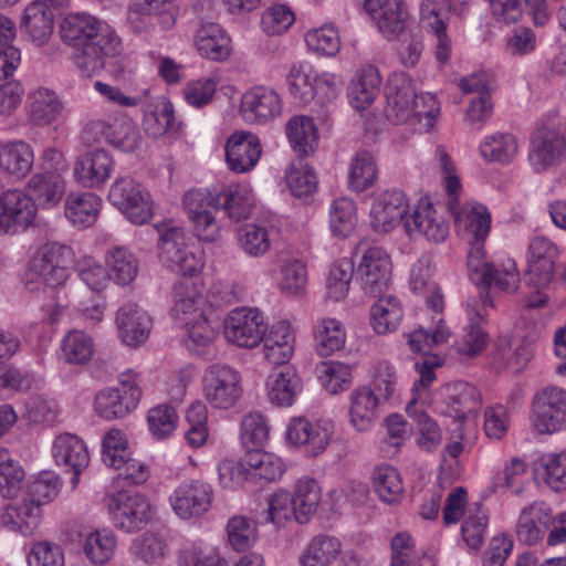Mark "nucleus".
Instances as JSON below:
<instances>
[{"label": "nucleus", "instance_id": "1", "mask_svg": "<svg viewBox=\"0 0 566 566\" xmlns=\"http://www.w3.org/2000/svg\"><path fill=\"white\" fill-rule=\"evenodd\" d=\"M450 211L455 223L463 224L473 240L468 254V270L475 285L494 286L503 292H515L520 275L513 261L494 265L483 260L484 241L491 231L492 218L488 208L479 202H467L455 208V199L450 201Z\"/></svg>", "mask_w": 566, "mask_h": 566}, {"label": "nucleus", "instance_id": "2", "mask_svg": "<svg viewBox=\"0 0 566 566\" xmlns=\"http://www.w3.org/2000/svg\"><path fill=\"white\" fill-rule=\"evenodd\" d=\"M61 36L73 46V62L85 76H91L105 66V57L116 56L122 51V40L114 28L94 15L69 13L61 24Z\"/></svg>", "mask_w": 566, "mask_h": 566}, {"label": "nucleus", "instance_id": "3", "mask_svg": "<svg viewBox=\"0 0 566 566\" xmlns=\"http://www.w3.org/2000/svg\"><path fill=\"white\" fill-rule=\"evenodd\" d=\"M420 99L421 105L418 102L411 77L403 72L394 73L386 86L385 115L387 119L400 125L413 116L426 117L429 119L428 125L432 126L431 120L440 113L439 102L429 93L421 95Z\"/></svg>", "mask_w": 566, "mask_h": 566}, {"label": "nucleus", "instance_id": "4", "mask_svg": "<svg viewBox=\"0 0 566 566\" xmlns=\"http://www.w3.org/2000/svg\"><path fill=\"white\" fill-rule=\"evenodd\" d=\"M73 251L70 247L52 242L44 244L31 259L25 273V286L30 291L43 284L50 287L63 285L70 276Z\"/></svg>", "mask_w": 566, "mask_h": 566}, {"label": "nucleus", "instance_id": "5", "mask_svg": "<svg viewBox=\"0 0 566 566\" xmlns=\"http://www.w3.org/2000/svg\"><path fill=\"white\" fill-rule=\"evenodd\" d=\"M178 17L176 0H130L127 22L134 33L153 38L171 30Z\"/></svg>", "mask_w": 566, "mask_h": 566}, {"label": "nucleus", "instance_id": "6", "mask_svg": "<svg viewBox=\"0 0 566 566\" xmlns=\"http://www.w3.org/2000/svg\"><path fill=\"white\" fill-rule=\"evenodd\" d=\"M114 526L126 533L142 530L151 518V509L148 500L129 491H118L104 497Z\"/></svg>", "mask_w": 566, "mask_h": 566}, {"label": "nucleus", "instance_id": "7", "mask_svg": "<svg viewBox=\"0 0 566 566\" xmlns=\"http://www.w3.org/2000/svg\"><path fill=\"white\" fill-rule=\"evenodd\" d=\"M108 200L134 224L148 223L153 218L149 192L130 177H120L113 182Z\"/></svg>", "mask_w": 566, "mask_h": 566}, {"label": "nucleus", "instance_id": "8", "mask_svg": "<svg viewBox=\"0 0 566 566\" xmlns=\"http://www.w3.org/2000/svg\"><path fill=\"white\" fill-rule=\"evenodd\" d=\"M356 252L361 253L357 275L365 294L380 296L391 280L392 264L389 254L380 247L360 242Z\"/></svg>", "mask_w": 566, "mask_h": 566}, {"label": "nucleus", "instance_id": "9", "mask_svg": "<svg viewBox=\"0 0 566 566\" xmlns=\"http://www.w3.org/2000/svg\"><path fill=\"white\" fill-rule=\"evenodd\" d=\"M531 421L541 434H552L566 429V390L547 387L537 392L532 402Z\"/></svg>", "mask_w": 566, "mask_h": 566}, {"label": "nucleus", "instance_id": "10", "mask_svg": "<svg viewBox=\"0 0 566 566\" xmlns=\"http://www.w3.org/2000/svg\"><path fill=\"white\" fill-rule=\"evenodd\" d=\"M566 156V138L563 132L554 127L542 126L530 138L527 161L537 172L557 167Z\"/></svg>", "mask_w": 566, "mask_h": 566}, {"label": "nucleus", "instance_id": "11", "mask_svg": "<svg viewBox=\"0 0 566 566\" xmlns=\"http://www.w3.org/2000/svg\"><path fill=\"white\" fill-rule=\"evenodd\" d=\"M203 394L213 408L233 407L242 394L239 373L228 365H211L203 376Z\"/></svg>", "mask_w": 566, "mask_h": 566}, {"label": "nucleus", "instance_id": "12", "mask_svg": "<svg viewBox=\"0 0 566 566\" xmlns=\"http://www.w3.org/2000/svg\"><path fill=\"white\" fill-rule=\"evenodd\" d=\"M160 260L165 266L185 277H193L202 266V258L185 242L184 230L170 228L161 234Z\"/></svg>", "mask_w": 566, "mask_h": 566}, {"label": "nucleus", "instance_id": "13", "mask_svg": "<svg viewBox=\"0 0 566 566\" xmlns=\"http://www.w3.org/2000/svg\"><path fill=\"white\" fill-rule=\"evenodd\" d=\"M268 329V324L258 308L232 310L224 319V336L228 342L245 348L258 346Z\"/></svg>", "mask_w": 566, "mask_h": 566}, {"label": "nucleus", "instance_id": "14", "mask_svg": "<svg viewBox=\"0 0 566 566\" xmlns=\"http://www.w3.org/2000/svg\"><path fill=\"white\" fill-rule=\"evenodd\" d=\"M213 495V489L208 482L192 479L181 482L174 490L169 502L178 517L190 520L209 511Z\"/></svg>", "mask_w": 566, "mask_h": 566}, {"label": "nucleus", "instance_id": "15", "mask_svg": "<svg viewBox=\"0 0 566 566\" xmlns=\"http://www.w3.org/2000/svg\"><path fill=\"white\" fill-rule=\"evenodd\" d=\"M476 286L481 291L479 297L470 300L467 304L469 324L464 327L459 342V352L471 356L481 353L488 343V335L481 327V323L488 315V308L494 306L490 293L491 286Z\"/></svg>", "mask_w": 566, "mask_h": 566}, {"label": "nucleus", "instance_id": "16", "mask_svg": "<svg viewBox=\"0 0 566 566\" xmlns=\"http://www.w3.org/2000/svg\"><path fill=\"white\" fill-rule=\"evenodd\" d=\"M451 0H422L420 6V24L422 29L437 39L436 59L447 63L452 53V42L447 35L450 20Z\"/></svg>", "mask_w": 566, "mask_h": 566}, {"label": "nucleus", "instance_id": "17", "mask_svg": "<svg viewBox=\"0 0 566 566\" xmlns=\"http://www.w3.org/2000/svg\"><path fill=\"white\" fill-rule=\"evenodd\" d=\"M334 424L329 420L310 421L305 418H293L285 432L286 440L293 446H303L306 452L316 457L323 453L331 443Z\"/></svg>", "mask_w": 566, "mask_h": 566}, {"label": "nucleus", "instance_id": "18", "mask_svg": "<svg viewBox=\"0 0 566 566\" xmlns=\"http://www.w3.org/2000/svg\"><path fill=\"white\" fill-rule=\"evenodd\" d=\"M364 9L388 40L397 39L409 20L407 4L402 0H365Z\"/></svg>", "mask_w": 566, "mask_h": 566}, {"label": "nucleus", "instance_id": "19", "mask_svg": "<svg viewBox=\"0 0 566 566\" xmlns=\"http://www.w3.org/2000/svg\"><path fill=\"white\" fill-rule=\"evenodd\" d=\"M559 254L556 244L544 235L534 237L528 244V265L525 283L548 286L554 276L555 261Z\"/></svg>", "mask_w": 566, "mask_h": 566}, {"label": "nucleus", "instance_id": "20", "mask_svg": "<svg viewBox=\"0 0 566 566\" xmlns=\"http://www.w3.org/2000/svg\"><path fill=\"white\" fill-rule=\"evenodd\" d=\"M409 235L420 234L433 243L443 242L449 235V223L438 207L428 198H421L410 218L405 221Z\"/></svg>", "mask_w": 566, "mask_h": 566}, {"label": "nucleus", "instance_id": "21", "mask_svg": "<svg viewBox=\"0 0 566 566\" xmlns=\"http://www.w3.org/2000/svg\"><path fill=\"white\" fill-rule=\"evenodd\" d=\"M282 99L270 87L255 86L245 92L241 98L240 111L245 122L265 124L282 113Z\"/></svg>", "mask_w": 566, "mask_h": 566}, {"label": "nucleus", "instance_id": "22", "mask_svg": "<svg viewBox=\"0 0 566 566\" xmlns=\"http://www.w3.org/2000/svg\"><path fill=\"white\" fill-rule=\"evenodd\" d=\"M262 155L260 138L251 132H235L226 144V163L235 174L251 171Z\"/></svg>", "mask_w": 566, "mask_h": 566}, {"label": "nucleus", "instance_id": "23", "mask_svg": "<svg viewBox=\"0 0 566 566\" xmlns=\"http://www.w3.org/2000/svg\"><path fill=\"white\" fill-rule=\"evenodd\" d=\"M407 211L408 201L401 190H385L371 205L370 224L378 232H389L401 222Z\"/></svg>", "mask_w": 566, "mask_h": 566}, {"label": "nucleus", "instance_id": "24", "mask_svg": "<svg viewBox=\"0 0 566 566\" xmlns=\"http://www.w3.org/2000/svg\"><path fill=\"white\" fill-rule=\"evenodd\" d=\"M88 133L103 135L111 145L125 153H133L143 142L137 125L127 117L116 118L113 123L91 120L84 128V134Z\"/></svg>", "mask_w": 566, "mask_h": 566}, {"label": "nucleus", "instance_id": "25", "mask_svg": "<svg viewBox=\"0 0 566 566\" xmlns=\"http://www.w3.org/2000/svg\"><path fill=\"white\" fill-rule=\"evenodd\" d=\"M36 205L24 191L9 189L0 196V234L15 226L28 227L35 217Z\"/></svg>", "mask_w": 566, "mask_h": 566}, {"label": "nucleus", "instance_id": "26", "mask_svg": "<svg viewBox=\"0 0 566 566\" xmlns=\"http://www.w3.org/2000/svg\"><path fill=\"white\" fill-rule=\"evenodd\" d=\"M114 168V160L108 151L94 149L81 155L73 167L76 182L85 188L103 186L109 178Z\"/></svg>", "mask_w": 566, "mask_h": 566}, {"label": "nucleus", "instance_id": "27", "mask_svg": "<svg viewBox=\"0 0 566 566\" xmlns=\"http://www.w3.org/2000/svg\"><path fill=\"white\" fill-rule=\"evenodd\" d=\"M116 325L120 340L129 347H137L148 339L153 324L140 306L127 303L118 308Z\"/></svg>", "mask_w": 566, "mask_h": 566}, {"label": "nucleus", "instance_id": "28", "mask_svg": "<svg viewBox=\"0 0 566 566\" xmlns=\"http://www.w3.org/2000/svg\"><path fill=\"white\" fill-rule=\"evenodd\" d=\"M552 521L544 503L534 502L525 506L517 518L515 535L520 543L533 546L543 541Z\"/></svg>", "mask_w": 566, "mask_h": 566}, {"label": "nucleus", "instance_id": "29", "mask_svg": "<svg viewBox=\"0 0 566 566\" xmlns=\"http://www.w3.org/2000/svg\"><path fill=\"white\" fill-rule=\"evenodd\" d=\"M447 410L443 413L463 421L469 415L478 412L482 407L479 389L465 381H454L443 387Z\"/></svg>", "mask_w": 566, "mask_h": 566}, {"label": "nucleus", "instance_id": "30", "mask_svg": "<svg viewBox=\"0 0 566 566\" xmlns=\"http://www.w3.org/2000/svg\"><path fill=\"white\" fill-rule=\"evenodd\" d=\"M42 511L29 499L7 504L0 511V526L24 536L34 534L41 523Z\"/></svg>", "mask_w": 566, "mask_h": 566}, {"label": "nucleus", "instance_id": "31", "mask_svg": "<svg viewBox=\"0 0 566 566\" xmlns=\"http://www.w3.org/2000/svg\"><path fill=\"white\" fill-rule=\"evenodd\" d=\"M268 397L279 407H290L302 391L301 377L291 366L273 370L266 379Z\"/></svg>", "mask_w": 566, "mask_h": 566}, {"label": "nucleus", "instance_id": "32", "mask_svg": "<svg viewBox=\"0 0 566 566\" xmlns=\"http://www.w3.org/2000/svg\"><path fill=\"white\" fill-rule=\"evenodd\" d=\"M380 398L369 386H360L349 395V422L357 431H368L378 417Z\"/></svg>", "mask_w": 566, "mask_h": 566}, {"label": "nucleus", "instance_id": "33", "mask_svg": "<svg viewBox=\"0 0 566 566\" xmlns=\"http://www.w3.org/2000/svg\"><path fill=\"white\" fill-rule=\"evenodd\" d=\"M102 202L101 197L91 191L70 192L64 201V214L73 226L87 228L97 220Z\"/></svg>", "mask_w": 566, "mask_h": 566}, {"label": "nucleus", "instance_id": "34", "mask_svg": "<svg viewBox=\"0 0 566 566\" xmlns=\"http://www.w3.org/2000/svg\"><path fill=\"white\" fill-rule=\"evenodd\" d=\"M264 358L272 365L284 366L294 352V334L285 321L276 322L263 337Z\"/></svg>", "mask_w": 566, "mask_h": 566}, {"label": "nucleus", "instance_id": "35", "mask_svg": "<svg viewBox=\"0 0 566 566\" xmlns=\"http://www.w3.org/2000/svg\"><path fill=\"white\" fill-rule=\"evenodd\" d=\"M55 463L67 471L84 470L90 462V454L84 441L75 434L64 433L55 438L52 446Z\"/></svg>", "mask_w": 566, "mask_h": 566}, {"label": "nucleus", "instance_id": "36", "mask_svg": "<svg viewBox=\"0 0 566 566\" xmlns=\"http://www.w3.org/2000/svg\"><path fill=\"white\" fill-rule=\"evenodd\" d=\"M199 54L212 61H223L230 55V39L213 22H201L195 34Z\"/></svg>", "mask_w": 566, "mask_h": 566}, {"label": "nucleus", "instance_id": "37", "mask_svg": "<svg viewBox=\"0 0 566 566\" xmlns=\"http://www.w3.org/2000/svg\"><path fill=\"white\" fill-rule=\"evenodd\" d=\"M380 83V74L376 66L361 67L348 86V98L352 106L356 109H365L370 106L379 93Z\"/></svg>", "mask_w": 566, "mask_h": 566}, {"label": "nucleus", "instance_id": "38", "mask_svg": "<svg viewBox=\"0 0 566 566\" xmlns=\"http://www.w3.org/2000/svg\"><path fill=\"white\" fill-rule=\"evenodd\" d=\"M27 105L30 118L40 126L54 123L64 111V105L55 92L45 87L29 93Z\"/></svg>", "mask_w": 566, "mask_h": 566}, {"label": "nucleus", "instance_id": "39", "mask_svg": "<svg viewBox=\"0 0 566 566\" xmlns=\"http://www.w3.org/2000/svg\"><path fill=\"white\" fill-rule=\"evenodd\" d=\"M28 189L34 203L49 208L61 201L65 192V181L57 172H40L30 178Z\"/></svg>", "mask_w": 566, "mask_h": 566}, {"label": "nucleus", "instance_id": "40", "mask_svg": "<svg viewBox=\"0 0 566 566\" xmlns=\"http://www.w3.org/2000/svg\"><path fill=\"white\" fill-rule=\"evenodd\" d=\"M21 29L34 45L42 46L53 32L52 14L43 3L33 1L24 9Z\"/></svg>", "mask_w": 566, "mask_h": 566}, {"label": "nucleus", "instance_id": "41", "mask_svg": "<svg viewBox=\"0 0 566 566\" xmlns=\"http://www.w3.org/2000/svg\"><path fill=\"white\" fill-rule=\"evenodd\" d=\"M137 405V391H133L132 395H123L120 389L107 388L95 397V410L106 420L123 418L136 409Z\"/></svg>", "mask_w": 566, "mask_h": 566}, {"label": "nucleus", "instance_id": "42", "mask_svg": "<svg viewBox=\"0 0 566 566\" xmlns=\"http://www.w3.org/2000/svg\"><path fill=\"white\" fill-rule=\"evenodd\" d=\"M33 161V150L25 142H12L0 147V168L17 179L31 171Z\"/></svg>", "mask_w": 566, "mask_h": 566}, {"label": "nucleus", "instance_id": "43", "mask_svg": "<svg viewBox=\"0 0 566 566\" xmlns=\"http://www.w3.org/2000/svg\"><path fill=\"white\" fill-rule=\"evenodd\" d=\"M109 280L118 285H128L137 277L139 262L135 254L125 247H112L105 254Z\"/></svg>", "mask_w": 566, "mask_h": 566}, {"label": "nucleus", "instance_id": "44", "mask_svg": "<svg viewBox=\"0 0 566 566\" xmlns=\"http://www.w3.org/2000/svg\"><path fill=\"white\" fill-rule=\"evenodd\" d=\"M423 406L424 402L416 406L415 401H408L406 411L417 426L418 447L427 452H432L442 442V431L438 422L426 412Z\"/></svg>", "mask_w": 566, "mask_h": 566}, {"label": "nucleus", "instance_id": "45", "mask_svg": "<svg viewBox=\"0 0 566 566\" xmlns=\"http://www.w3.org/2000/svg\"><path fill=\"white\" fill-rule=\"evenodd\" d=\"M520 144L511 133H495L486 136L480 145V154L486 163L511 164L517 156Z\"/></svg>", "mask_w": 566, "mask_h": 566}, {"label": "nucleus", "instance_id": "46", "mask_svg": "<svg viewBox=\"0 0 566 566\" xmlns=\"http://www.w3.org/2000/svg\"><path fill=\"white\" fill-rule=\"evenodd\" d=\"M291 495L296 507V522L307 523L317 511L321 501V488L317 481L311 476L300 478Z\"/></svg>", "mask_w": 566, "mask_h": 566}, {"label": "nucleus", "instance_id": "47", "mask_svg": "<svg viewBox=\"0 0 566 566\" xmlns=\"http://www.w3.org/2000/svg\"><path fill=\"white\" fill-rule=\"evenodd\" d=\"M286 135L289 140L300 156H308L314 153L318 132L313 119L305 115L294 116L287 122Z\"/></svg>", "mask_w": 566, "mask_h": 566}, {"label": "nucleus", "instance_id": "48", "mask_svg": "<svg viewBox=\"0 0 566 566\" xmlns=\"http://www.w3.org/2000/svg\"><path fill=\"white\" fill-rule=\"evenodd\" d=\"M346 333L343 324L335 318H322L314 328L315 350L321 357H328L343 348Z\"/></svg>", "mask_w": 566, "mask_h": 566}, {"label": "nucleus", "instance_id": "49", "mask_svg": "<svg viewBox=\"0 0 566 566\" xmlns=\"http://www.w3.org/2000/svg\"><path fill=\"white\" fill-rule=\"evenodd\" d=\"M390 566H436L431 556L416 549L413 538L407 532L397 533L390 542Z\"/></svg>", "mask_w": 566, "mask_h": 566}, {"label": "nucleus", "instance_id": "50", "mask_svg": "<svg viewBox=\"0 0 566 566\" xmlns=\"http://www.w3.org/2000/svg\"><path fill=\"white\" fill-rule=\"evenodd\" d=\"M340 542L328 535L314 536L300 555L302 566H327L340 553Z\"/></svg>", "mask_w": 566, "mask_h": 566}, {"label": "nucleus", "instance_id": "51", "mask_svg": "<svg viewBox=\"0 0 566 566\" xmlns=\"http://www.w3.org/2000/svg\"><path fill=\"white\" fill-rule=\"evenodd\" d=\"M218 209H224L230 219L240 221L247 219L252 209L251 191L245 187L232 185L217 193Z\"/></svg>", "mask_w": 566, "mask_h": 566}, {"label": "nucleus", "instance_id": "52", "mask_svg": "<svg viewBox=\"0 0 566 566\" xmlns=\"http://www.w3.org/2000/svg\"><path fill=\"white\" fill-rule=\"evenodd\" d=\"M377 297L370 308L371 324L376 333L387 334L395 331L402 318L401 304L390 295Z\"/></svg>", "mask_w": 566, "mask_h": 566}, {"label": "nucleus", "instance_id": "53", "mask_svg": "<svg viewBox=\"0 0 566 566\" xmlns=\"http://www.w3.org/2000/svg\"><path fill=\"white\" fill-rule=\"evenodd\" d=\"M371 480L374 490L382 502L394 504L402 497L403 484L396 468L388 464L377 465Z\"/></svg>", "mask_w": 566, "mask_h": 566}, {"label": "nucleus", "instance_id": "54", "mask_svg": "<svg viewBox=\"0 0 566 566\" xmlns=\"http://www.w3.org/2000/svg\"><path fill=\"white\" fill-rule=\"evenodd\" d=\"M378 176L374 156L368 151H359L352 159L348 171V185L352 190L361 192L371 187Z\"/></svg>", "mask_w": 566, "mask_h": 566}, {"label": "nucleus", "instance_id": "55", "mask_svg": "<svg viewBox=\"0 0 566 566\" xmlns=\"http://www.w3.org/2000/svg\"><path fill=\"white\" fill-rule=\"evenodd\" d=\"M307 283L305 263L297 258H287L280 264L277 286L282 293L291 296L301 294Z\"/></svg>", "mask_w": 566, "mask_h": 566}, {"label": "nucleus", "instance_id": "56", "mask_svg": "<svg viewBox=\"0 0 566 566\" xmlns=\"http://www.w3.org/2000/svg\"><path fill=\"white\" fill-rule=\"evenodd\" d=\"M316 70L308 62L294 63L287 75L286 83L291 95L300 103L307 104L314 99L313 81Z\"/></svg>", "mask_w": 566, "mask_h": 566}, {"label": "nucleus", "instance_id": "57", "mask_svg": "<svg viewBox=\"0 0 566 566\" xmlns=\"http://www.w3.org/2000/svg\"><path fill=\"white\" fill-rule=\"evenodd\" d=\"M116 537L108 530H98L86 535L83 551L88 560L95 565L107 563L114 555Z\"/></svg>", "mask_w": 566, "mask_h": 566}, {"label": "nucleus", "instance_id": "58", "mask_svg": "<svg viewBox=\"0 0 566 566\" xmlns=\"http://www.w3.org/2000/svg\"><path fill=\"white\" fill-rule=\"evenodd\" d=\"M270 437L268 419L260 412H251L241 421L240 438L242 444L250 451L260 450Z\"/></svg>", "mask_w": 566, "mask_h": 566}, {"label": "nucleus", "instance_id": "59", "mask_svg": "<svg viewBox=\"0 0 566 566\" xmlns=\"http://www.w3.org/2000/svg\"><path fill=\"white\" fill-rule=\"evenodd\" d=\"M319 384L332 395H335L352 382L350 368L340 361H322L315 368Z\"/></svg>", "mask_w": 566, "mask_h": 566}, {"label": "nucleus", "instance_id": "60", "mask_svg": "<svg viewBox=\"0 0 566 566\" xmlns=\"http://www.w3.org/2000/svg\"><path fill=\"white\" fill-rule=\"evenodd\" d=\"M489 515L482 502L473 503L462 524V536L471 548H480L484 542Z\"/></svg>", "mask_w": 566, "mask_h": 566}, {"label": "nucleus", "instance_id": "61", "mask_svg": "<svg viewBox=\"0 0 566 566\" xmlns=\"http://www.w3.org/2000/svg\"><path fill=\"white\" fill-rule=\"evenodd\" d=\"M357 221L356 206L348 198H337L329 209V226L334 235L346 238L352 233Z\"/></svg>", "mask_w": 566, "mask_h": 566}, {"label": "nucleus", "instance_id": "62", "mask_svg": "<svg viewBox=\"0 0 566 566\" xmlns=\"http://www.w3.org/2000/svg\"><path fill=\"white\" fill-rule=\"evenodd\" d=\"M93 340L83 332L72 331L62 340L61 357L69 364L83 365L93 356Z\"/></svg>", "mask_w": 566, "mask_h": 566}, {"label": "nucleus", "instance_id": "63", "mask_svg": "<svg viewBox=\"0 0 566 566\" xmlns=\"http://www.w3.org/2000/svg\"><path fill=\"white\" fill-rule=\"evenodd\" d=\"M247 464L250 476H259L266 481H275L284 473L282 460L273 453L254 450L248 453Z\"/></svg>", "mask_w": 566, "mask_h": 566}, {"label": "nucleus", "instance_id": "64", "mask_svg": "<svg viewBox=\"0 0 566 566\" xmlns=\"http://www.w3.org/2000/svg\"><path fill=\"white\" fill-rule=\"evenodd\" d=\"M179 566H228L221 553L209 546L191 545L178 554Z\"/></svg>", "mask_w": 566, "mask_h": 566}]
</instances>
